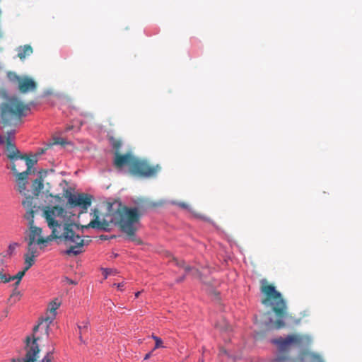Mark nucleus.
<instances>
[{"mask_svg":"<svg viewBox=\"0 0 362 362\" xmlns=\"http://www.w3.org/2000/svg\"><path fill=\"white\" fill-rule=\"evenodd\" d=\"M43 213L52 234L44 238L40 228L34 225L28 226V241L43 245L53 238L63 239L64 243L69 245V248L65 251L66 254L77 255L81 253V247L86 244L85 240L76 234L79 226L67 216V211L62 206H55L47 207Z\"/></svg>","mask_w":362,"mask_h":362,"instance_id":"nucleus-1","label":"nucleus"},{"mask_svg":"<svg viewBox=\"0 0 362 362\" xmlns=\"http://www.w3.org/2000/svg\"><path fill=\"white\" fill-rule=\"evenodd\" d=\"M115 214H116L115 223L125 238L136 245H141V240L136 236L143 216L141 210L139 207H129L119 203Z\"/></svg>","mask_w":362,"mask_h":362,"instance_id":"nucleus-2","label":"nucleus"},{"mask_svg":"<svg viewBox=\"0 0 362 362\" xmlns=\"http://www.w3.org/2000/svg\"><path fill=\"white\" fill-rule=\"evenodd\" d=\"M260 283L261 292L266 296L265 298L262 300V303L264 305L270 304L276 316L275 320L269 318L268 325L276 329L285 327V320L288 317L286 301L282 298L281 294L276 290L274 286L269 284L266 279L261 280Z\"/></svg>","mask_w":362,"mask_h":362,"instance_id":"nucleus-3","label":"nucleus"},{"mask_svg":"<svg viewBox=\"0 0 362 362\" xmlns=\"http://www.w3.org/2000/svg\"><path fill=\"white\" fill-rule=\"evenodd\" d=\"M1 118L5 124L16 125L23 117L27 116L30 109L17 100H11L1 106Z\"/></svg>","mask_w":362,"mask_h":362,"instance_id":"nucleus-4","label":"nucleus"},{"mask_svg":"<svg viewBox=\"0 0 362 362\" xmlns=\"http://www.w3.org/2000/svg\"><path fill=\"white\" fill-rule=\"evenodd\" d=\"M309 341V338L300 334H290L285 339L281 337L274 339L272 341L278 346L279 354L275 359L276 362H285L288 359V353L291 345L301 346L305 341Z\"/></svg>","mask_w":362,"mask_h":362,"instance_id":"nucleus-5","label":"nucleus"},{"mask_svg":"<svg viewBox=\"0 0 362 362\" xmlns=\"http://www.w3.org/2000/svg\"><path fill=\"white\" fill-rule=\"evenodd\" d=\"M59 306H60V303L58 302L57 300L52 301L50 303L49 308L50 316H47L45 318L40 319L39 323L33 327V334H35L38 331V329L40 328L43 329L45 331V332L47 334H48V329H49V325L53 322L54 319L55 318L56 315H57L56 310L59 308ZM28 339H30V343L33 340H35L36 344L38 345L37 341L39 339V338L35 337V335H33L32 337H28L26 338V346H25L26 354H28ZM37 347H38L39 351L37 353H36V354L35 356V361H36V356H37V354L40 352L39 346H37ZM25 355H27V354H25Z\"/></svg>","mask_w":362,"mask_h":362,"instance_id":"nucleus-6","label":"nucleus"},{"mask_svg":"<svg viewBox=\"0 0 362 362\" xmlns=\"http://www.w3.org/2000/svg\"><path fill=\"white\" fill-rule=\"evenodd\" d=\"M160 170L159 165H151L148 160L136 157L129 173L139 177H151L155 176Z\"/></svg>","mask_w":362,"mask_h":362,"instance_id":"nucleus-7","label":"nucleus"},{"mask_svg":"<svg viewBox=\"0 0 362 362\" xmlns=\"http://www.w3.org/2000/svg\"><path fill=\"white\" fill-rule=\"evenodd\" d=\"M122 144L120 139L115 140V168L121 171L127 168L129 172L136 156L132 151L122 153L119 151Z\"/></svg>","mask_w":362,"mask_h":362,"instance_id":"nucleus-8","label":"nucleus"},{"mask_svg":"<svg viewBox=\"0 0 362 362\" xmlns=\"http://www.w3.org/2000/svg\"><path fill=\"white\" fill-rule=\"evenodd\" d=\"M15 129H10L6 131V136H5V143L4 144L6 145V153L7 157L11 160L12 164L11 167V170L13 173H16V165L15 162L18 159H23L24 157L20 155V151L16 148L14 141H15Z\"/></svg>","mask_w":362,"mask_h":362,"instance_id":"nucleus-9","label":"nucleus"},{"mask_svg":"<svg viewBox=\"0 0 362 362\" xmlns=\"http://www.w3.org/2000/svg\"><path fill=\"white\" fill-rule=\"evenodd\" d=\"M64 197L72 208L79 207L81 212L86 211L90 206L92 197L88 194L72 193L69 189L64 192Z\"/></svg>","mask_w":362,"mask_h":362,"instance_id":"nucleus-10","label":"nucleus"},{"mask_svg":"<svg viewBox=\"0 0 362 362\" xmlns=\"http://www.w3.org/2000/svg\"><path fill=\"white\" fill-rule=\"evenodd\" d=\"M91 214L93 216L94 218L86 226L87 228L90 227V228H94L96 230H110V228H109L110 223L113 222V216H110L109 221H107L103 218H100L98 210L96 209H95L93 210V211Z\"/></svg>","mask_w":362,"mask_h":362,"instance_id":"nucleus-11","label":"nucleus"},{"mask_svg":"<svg viewBox=\"0 0 362 362\" xmlns=\"http://www.w3.org/2000/svg\"><path fill=\"white\" fill-rule=\"evenodd\" d=\"M36 83L28 76H22L17 86L18 90L21 93H27L36 89Z\"/></svg>","mask_w":362,"mask_h":362,"instance_id":"nucleus-12","label":"nucleus"},{"mask_svg":"<svg viewBox=\"0 0 362 362\" xmlns=\"http://www.w3.org/2000/svg\"><path fill=\"white\" fill-rule=\"evenodd\" d=\"M38 351L39 349L35 343V340H33L30 343V339H28V354L26 356L23 358L22 362H35V356Z\"/></svg>","mask_w":362,"mask_h":362,"instance_id":"nucleus-13","label":"nucleus"},{"mask_svg":"<svg viewBox=\"0 0 362 362\" xmlns=\"http://www.w3.org/2000/svg\"><path fill=\"white\" fill-rule=\"evenodd\" d=\"M10 281L7 264L4 262V257L0 255V283L5 284Z\"/></svg>","mask_w":362,"mask_h":362,"instance_id":"nucleus-14","label":"nucleus"},{"mask_svg":"<svg viewBox=\"0 0 362 362\" xmlns=\"http://www.w3.org/2000/svg\"><path fill=\"white\" fill-rule=\"evenodd\" d=\"M13 173L16 174L17 177V182L20 189V192H22L26 188L28 177L30 173L27 170L22 173H18V170H16V173Z\"/></svg>","mask_w":362,"mask_h":362,"instance_id":"nucleus-15","label":"nucleus"},{"mask_svg":"<svg viewBox=\"0 0 362 362\" xmlns=\"http://www.w3.org/2000/svg\"><path fill=\"white\" fill-rule=\"evenodd\" d=\"M18 57L21 59H24L26 57L30 56L33 53V48L29 45L21 46L18 48Z\"/></svg>","mask_w":362,"mask_h":362,"instance_id":"nucleus-16","label":"nucleus"},{"mask_svg":"<svg viewBox=\"0 0 362 362\" xmlns=\"http://www.w3.org/2000/svg\"><path fill=\"white\" fill-rule=\"evenodd\" d=\"M89 327V322L88 321H82L78 324V328L79 330V339L81 342H84L83 340L82 334L88 332Z\"/></svg>","mask_w":362,"mask_h":362,"instance_id":"nucleus-17","label":"nucleus"},{"mask_svg":"<svg viewBox=\"0 0 362 362\" xmlns=\"http://www.w3.org/2000/svg\"><path fill=\"white\" fill-rule=\"evenodd\" d=\"M171 262L177 267L183 268L186 273H188L192 270V267L189 265H186L183 260H178L175 257H173Z\"/></svg>","mask_w":362,"mask_h":362,"instance_id":"nucleus-18","label":"nucleus"},{"mask_svg":"<svg viewBox=\"0 0 362 362\" xmlns=\"http://www.w3.org/2000/svg\"><path fill=\"white\" fill-rule=\"evenodd\" d=\"M7 77L10 82H11L13 85H15L16 87L18 84L19 83V81L22 76H19L16 74V73L13 71H8L7 73Z\"/></svg>","mask_w":362,"mask_h":362,"instance_id":"nucleus-19","label":"nucleus"},{"mask_svg":"<svg viewBox=\"0 0 362 362\" xmlns=\"http://www.w3.org/2000/svg\"><path fill=\"white\" fill-rule=\"evenodd\" d=\"M35 257L34 255H25V271H28L34 264Z\"/></svg>","mask_w":362,"mask_h":362,"instance_id":"nucleus-20","label":"nucleus"},{"mask_svg":"<svg viewBox=\"0 0 362 362\" xmlns=\"http://www.w3.org/2000/svg\"><path fill=\"white\" fill-rule=\"evenodd\" d=\"M23 156L24 157L23 159L25 160V165L27 166L26 170L30 173L31 168L37 162L36 156H33L31 158H28L25 156Z\"/></svg>","mask_w":362,"mask_h":362,"instance_id":"nucleus-21","label":"nucleus"},{"mask_svg":"<svg viewBox=\"0 0 362 362\" xmlns=\"http://www.w3.org/2000/svg\"><path fill=\"white\" fill-rule=\"evenodd\" d=\"M36 243H31L30 241H28V252L26 254L28 255H34L35 257L38 256V252L37 248L35 245Z\"/></svg>","mask_w":362,"mask_h":362,"instance_id":"nucleus-22","label":"nucleus"},{"mask_svg":"<svg viewBox=\"0 0 362 362\" xmlns=\"http://www.w3.org/2000/svg\"><path fill=\"white\" fill-rule=\"evenodd\" d=\"M24 218L28 221V227L34 225V211L33 210L27 211L24 215Z\"/></svg>","mask_w":362,"mask_h":362,"instance_id":"nucleus-23","label":"nucleus"},{"mask_svg":"<svg viewBox=\"0 0 362 362\" xmlns=\"http://www.w3.org/2000/svg\"><path fill=\"white\" fill-rule=\"evenodd\" d=\"M27 271H25V269L23 270V271H20L18 272L16 275L14 276H11L9 274V278L11 279V281H13V280H17L16 282V285H18L21 280L22 279V278L23 277V276L25 275V272Z\"/></svg>","mask_w":362,"mask_h":362,"instance_id":"nucleus-24","label":"nucleus"},{"mask_svg":"<svg viewBox=\"0 0 362 362\" xmlns=\"http://www.w3.org/2000/svg\"><path fill=\"white\" fill-rule=\"evenodd\" d=\"M310 358V362H325L322 358L317 354L307 352L305 353Z\"/></svg>","mask_w":362,"mask_h":362,"instance_id":"nucleus-25","label":"nucleus"},{"mask_svg":"<svg viewBox=\"0 0 362 362\" xmlns=\"http://www.w3.org/2000/svg\"><path fill=\"white\" fill-rule=\"evenodd\" d=\"M19 245L18 243H13L11 244H10L8 247V250H7V255H12L16 250V248L17 247H18Z\"/></svg>","mask_w":362,"mask_h":362,"instance_id":"nucleus-26","label":"nucleus"},{"mask_svg":"<svg viewBox=\"0 0 362 362\" xmlns=\"http://www.w3.org/2000/svg\"><path fill=\"white\" fill-rule=\"evenodd\" d=\"M152 338L155 341L154 349L160 348V347H163V341H162V339L160 338H159L158 337L155 336L153 334L152 335Z\"/></svg>","mask_w":362,"mask_h":362,"instance_id":"nucleus-27","label":"nucleus"},{"mask_svg":"<svg viewBox=\"0 0 362 362\" xmlns=\"http://www.w3.org/2000/svg\"><path fill=\"white\" fill-rule=\"evenodd\" d=\"M101 271L104 279H106L107 276L112 273L111 268H101Z\"/></svg>","mask_w":362,"mask_h":362,"instance_id":"nucleus-28","label":"nucleus"},{"mask_svg":"<svg viewBox=\"0 0 362 362\" xmlns=\"http://www.w3.org/2000/svg\"><path fill=\"white\" fill-rule=\"evenodd\" d=\"M52 351H49L47 353L46 356L42 359L41 362H52Z\"/></svg>","mask_w":362,"mask_h":362,"instance_id":"nucleus-29","label":"nucleus"},{"mask_svg":"<svg viewBox=\"0 0 362 362\" xmlns=\"http://www.w3.org/2000/svg\"><path fill=\"white\" fill-rule=\"evenodd\" d=\"M175 204H177L180 208L185 209H189V206L185 202H176Z\"/></svg>","mask_w":362,"mask_h":362,"instance_id":"nucleus-30","label":"nucleus"},{"mask_svg":"<svg viewBox=\"0 0 362 362\" xmlns=\"http://www.w3.org/2000/svg\"><path fill=\"white\" fill-rule=\"evenodd\" d=\"M2 134H0V144H4L5 143V135L4 134H6V132L4 130V127L1 128Z\"/></svg>","mask_w":362,"mask_h":362,"instance_id":"nucleus-31","label":"nucleus"},{"mask_svg":"<svg viewBox=\"0 0 362 362\" xmlns=\"http://www.w3.org/2000/svg\"><path fill=\"white\" fill-rule=\"evenodd\" d=\"M14 299L13 301L16 302V300H19V292H14L10 297V300Z\"/></svg>","mask_w":362,"mask_h":362,"instance_id":"nucleus-32","label":"nucleus"},{"mask_svg":"<svg viewBox=\"0 0 362 362\" xmlns=\"http://www.w3.org/2000/svg\"><path fill=\"white\" fill-rule=\"evenodd\" d=\"M34 185H38L40 189H41L43 187V184L42 183V181L39 179L35 180Z\"/></svg>","mask_w":362,"mask_h":362,"instance_id":"nucleus-33","label":"nucleus"},{"mask_svg":"<svg viewBox=\"0 0 362 362\" xmlns=\"http://www.w3.org/2000/svg\"><path fill=\"white\" fill-rule=\"evenodd\" d=\"M151 353H152V352H149V353L146 354L145 355V356H144V360H147V359H148V358L151 357Z\"/></svg>","mask_w":362,"mask_h":362,"instance_id":"nucleus-34","label":"nucleus"},{"mask_svg":"<svg viewBox=\"0 0 362 362\" xmlns=\"http://www.w3.org/2000/svg\"><path fill=\"white\" fill-rule=\"evenodd\" d=\"M227 354H227V352H226V350H224V349H221V350L220 351V355H221V356H222V355H226V356Z\"/></svg>","mask_w":362,"mask_h":362,"instance_id":"nucleus-35","label":"nucleus"},{"mask_svg":"<svg viewBox=\"0 0 362 362\" xmlns=\"http://www.w3.org/2000/svg\"><path fill=\"white\" fill-rule=\"evenodd\" d=\"M185 279V276L184 275V276H182V277H180V278L177 279L176 280V281L179 283V282L182 281Z\"/></svg>","mask_w":362,"mask_h":362,"instance_id":"nucleus-36","label":"nucleus"},{"mask_svg":"<svg viewBox=\"0 0 362 362\" xmlns=\"http://www.w3.org/2000/svg\"><path fill=\"white\" fill-rule=\"evenodd\" d=\"M122 286H123V284H119H119H117V288H118V289H119V290H122Z\"/></svg>","mask_w":362,"mask_h":362,"instance_id":"nucleus-37","label":"nucleus"},{"mask_svg":"<svg viewBox=\"0 0 362 362\" xmlns=\"http://www.w3.org/2000/svg\"><path fill=\"white\" fill-rule=\"evenodd\" d=\"M140 293H141V292H140V291H139V292L136 293H135V296H136V298H137V297H139V296L140 295Z\"/></svg>","mask_w":362,"mask_h":362,"instance_id":"nucleus-38","label":"nucleus"},{"mask_svg":"<svg viewBox=\"0 0 362 362\" xmlns=\"http://www.w3.org/2000/svg\"><path fill=\"white\" fill-rule=\"evenodd\" d=\"M271 315V313L269 312V313H265V314H264V316H265V317H267V316H269V315Z\"/></svg>","mask_w":362,"mask_h":362,"instance_id":"nucleus-39","label":"nucleus"},{"mask_svg":"<svg viewBox=\"0 0 362 362\" xmlns=\"http://www.w3.org/2000/svg\"><path fill=\"white\" fill-rule=\"evenodd\" d=\"M112 141H113V138L112 137H110V141L112 142Z\"/></svg>","mask_w":362,"mask_h":362,"instance_id":"nucleus-40","label":"nucleus"},{"mask_svg":"<svg viewBox=\"0 0 362 362\" xmlns=\"http://www.w3.org/2000/svg\"><path fill=\"white\" fill-rule=\"evenodd\" d=\"M101 238L102 239H106V237H105L104 235H101Z\"/></svg>","mask_w":362,"mask_h":362,"instance_id":"nucleus-41","label":"nucleus"},{"mask_svg":"<svg viewBox=\"0 0 362 362\" xmlns=\"http://www.w3.org/2000/svg\"><path fill=\"white\" fill-rule=\"evenodd\" d=\"M112 204L109 203V206H110V207H112Z\"/></svg>","mask_w":362,"mask_h":362,"instance_id":"nucleus-42","label":"nucleus"}]
</instances>
